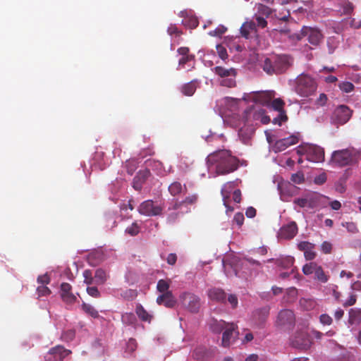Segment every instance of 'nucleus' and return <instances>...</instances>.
I'll return each instance as SVG.
<instances>
[{"mask_svg": "<svg viewBox=\"0 0 361 361\" xmlns=\"http://www.w3.org/2000/svg\"><path fill=\"white\" fill-rule=\"evenodd\" d=\"M209 168L214 167L218 175H226L238 168V159L226 149L217 150L207 157Z\"/></svg>", "mask_w": 361, "mask_h": 361, "instance_id": "f257e3e1", "label": "nucleus"}, {"mask_svg": "<svg viewBox=\"0 0 361 361\" xmlns=\"http://www.w3.org/2000/svg\"><path fill=\"white\" fill-rule=\"evenodd\" d=\"M292 63L293 60L288 55H276L264 61L262 69L268 75H278L285 73Z\"/></svg>", "mask_w": 361, "mask_h": 361, "instance_id": "f03ea898", "label": "nucleus"}, {"mask_svg": "<svg viewBox=\"0 0 361 361\" xmlns=\"http://www.w3.org/2000/svg\"><path fill=\"white\" fill-rule=\"evenodd\" d=\"M361 157V152L353 148L348 147L343 149L336 150L332 154L329 163L338 167H344L356 164Z\"/></svg>", "mask_w": 361, "mask_h": 361, "instance_id": "7ed1b4c3", "label": "nucleus"}, {"mask_svg": "<svg viewBox=\"0 0 361 361\" xmlns=\"http://www.w3.org/2000/svg\"><path fill=\"white\" fill-rule=\"evenodd\" d=\"M295 90L301 97H307L314 94L317 84L314 79L307 74H300L295 80Z\"/></svg>", "mask_w": 361, "mask_h": 361, "instance_id": "20e7f679", "label": "nucleus"}, {"mask_svg": "<svg viewBox=\"0 0 361 361\" xmlns=\"http://www.w3.org/2000/svg\"><path fill=\"white\" fill-rule=\"evenodd\" d=\"M214 72L222 78L221 85L222 86L233 87L235 85L236 71L235 68H226L223 66H216Z\"/></svg>", "mask_w": 361, "mask_h": 361, "instance_id": "39448f33", "label": "nucleus"}, {"mask_svg": "<svg viewBox=\"0 0 361 361\" xmlns=\"http://www.w3.org/2000/svg\"><path fill=\"white\" fill-rule=\"evenodd\" d=\"M183 306L188 311L196 313L200 307V299L198 296L191 293H184L180 296Z\"/></svg>", "mask_w": 361, "mask_h": 361, "instance_id": "423d86ee", "label": "nucleus"}, {"mask_svg": "<svg viewBox=\"0 0 361 361\" xmlns=\"http://www.w3.org/2000/svg\"><path fill=\"white\" fill-rule=\"evenodd\" d=\"M322 197L319 194L312 192L306 194L303 197L295 199L293 202L301 208L314 209L319 205Z\"/></svg>", "mask_w": 361, "mask_h": 361, "instance_id": "0eeeda50", "label": "nucleus"}, {"mask_svg": "<svg viewBox=\"0 0 361 361\" xmlns=\"http://www.w3.org/2000/svg\"><path fill=\"white\" fill-rule=\"evenodd\" d=\"M352 110L345 105H340L335 109L331 116L332 123L343 125L347 123L352 116Z\"/></svg>", "mask_w": 361, "mask_h": 361, "instance_id": "6e6552de", "label": "nucleus"}, {"mask_svg": "<svg viewBox=\"0 0 361 361\" xmlns=\"http://www.w3.org/2000/svg\"><path fill=\"white\" fill-rule=\"evenodd\" d=\"M302 150L306 159L310 161L319 163L324 161V150L319 146L310 145L306 146Z\"/></svg>", "mask_w": 361, "mask_h": 361, "instance_id": "1a4fd4ad", "label": "nucleus"}, {"mask_svg": "<svg viewBox=\"0 0 361 361\" xmlns=\"http://www.w3.org/2000/svg\"><path fill=\"white\" fill-rule=\"evenodd\" d=\"M307 37L308 42L313 46H318L323 39V35L319 30L310 27H303L298 36V39Z\"/></svg>", "mask_w": 361, "mask_h": 361, "instance_id": "9d476101", "label": "nucleus"}, {"mask_svg": "<svg viewBox=\"0 0 361 361\" xmlns=\"http://www.w3.org/2000/svg\"><path fill=\"white\" fill-rule=\"evenodd\" d=\"M276 322L278 326L289 329L295 325V314L290 310H282L279 312Z\"/></svg>", "mask_w": 361, "mask_h": 361, "instance_id": "9b49d317", "label": "nucleus"}, {"mask_svg": "<svg viewBox=\"0 0 361 361\" xmlns=\"http://www.w3.org/2000/svg\"><path fill=\"white\" fill-rule=\"evenodd\" d=\"M238 326L234 323H230L223 331L221 345L224 348L229 347L237 338L238 332Z\"/></svg>", "mask_w": 361, "mask_h": 361, "instance_id": "f8f14e48", "label": "nucleus"}, {"mask_svg": "<svg viewBox=\"0 0 361 361\" xmlns=\"http://www.w3.org/2000/svg\"><path fill=\"white\" fill-rule=\"evenodd\" d=\"M163 208L159 205H154L152 200H146L140 204L138 212L140 214L153 216L160 215Z\"/></svg>", "mask_w": 361, "mask_h": 361, "instance_id": "ddd939ff", "label": "nucleus"}, {"mask_svg": "<svg viewBox=\"0 0 361 361\" xmlns=\"http://www.w3.org/2000/svg\"><path fill=\"white\" fill-rule=\"evenodd\" d=\"M71 354V351L62 345L51 348L46 356L47 361H63L65 357Z\"/></svg>", "mask_w": 361, "mask_h": 361, "instance_id": "4468645a", "label": "nucleus"}, {"mask_svg": "<svg viewBox=\"0 0 361 361\" xmlns=\"http://www.w3.org/2000/svg\"><path fill=\"white\" fill-rule=\"evenodd\" d=\"M311 343L310 336L305 331L297 332L291 341L293 347L302 350L308 349Z\"/></svg>", "mask_w": 361, "mask_h": 361, "instance_id": "2eb2a0df", "label": "nucleus"}, {"mask_svg": "<svg viewBox=\"0 0 361 361\" xmlns=\"http://www.w3.org/2000/svg\"><path fill=\"white\" fill-rule=\"evenodd\" d=\"M274 97V92L264 91L256 92L250 93L247 97H244L245 100H253L256 103H260L263 105H268Z\"/></svg>", "mask_w": 361, "mask_h": 361, "instance_id": "dca6fc26", "label": "nucleus"}, {"mask_svg": "<svg viewBox=\"0 0 361 361\" xmlns=\"http://www.w3.org/2000/svg\"><path fill=\"white\" fill-rule=\"evenodd\" d=\"M298 142V137L292 135L288 137L277 140L274 145V151L279 152L285 150L288 147L295 145Z\"/></svg>", "mask_w": 361, "mask_h": 361, "instance_id": "f3484780", "label": "nucleus"}, {"mask_svg": "<svg viewBox=\"0 0 361 361\" xmlns=\"http://www.w3.org/2000/svg\"><path fill=\"white\" fill-rule=\"evenodd\" d=\"M297 233L298 226L295 221H292L280 228L279 236L283 239L290 240L293 238Z\"/></svg>", "mask_w": 361, "mask_h": 361, "instance_id": "a211bd4d", "label": "nucleus"}, {"mask_svg": "<svg viewBox=\"0 0 361 361\" xmlns=\"http://www.w3.org/2000/svg\"><path fill=\"white\" fill-rule=\"evenodd\" d=\"M72 286L68 283H62L61 285V297L63 301L67 304L74 303L77 298L71 292Z\"/></svg>", "mask_w": 361, "mask_h": 361, "instance_id": "6ab92c4d", "label": "nucleus"}, {"mask_svg": "<svg viewBox=\"0 0 361 361\" xmlns=\"http://www.w3.org/2000/svg\"><path fill=\"white\" fill-rule=\"evenodd\" d=\"M150 176L149 169H144L139 171L133 178V187L135 190L140 191L143 184Z\"/></svg>", "mask_w": 361, "mask_h": 361, "instance_id": "aec40b11", "label": "nucleus"}, {"mask_svg": "<svg viewBox=\"0 0 361 361\" xmlns=\"http://www.w3.org/2000/svg\"><path fill=\"white\" fill-rule=\"evenodd\" d=\"M209 298L216 302L226 304V293L219 288H212L208 290Z\"/></svg>", "mask_w": 361, "mask_h": 361, "instance_id": "412c9836", "label": "nucleus"}, {"mask_svg": "<svg viewBox=\"0 0 361 361\" xmlns=\"http://www.w3.org/2000/svg\"><path fill=\"white\" fill-rule=\"evenodd\" d=\"M298 248L304 252V256L307 260H312L315 258L316 252L314 251V244L307 241H302L298 244Z\"/></svg>", "mask_w": 361, "mask_h": 361, "instance_id": "4be33fe9", "label": "nucleus"}, {"mask_svg": "<svg viewBox=\"0 0 361 361\" xmlns=\"http://www.w3.org/2000/svg\"><path fill=\"white\" fill-rule=\"evenodd\" d=\"M158 305H164L166 307H173L176 303V300L173 295L172 292L164 293L157 298Z\"/></svg>", "mask_w": 361, "mask_h": 361, "instance_id": "5701e85b", "label": "nucleus"}, {"mask_svg": "<svg viewBox=\"0 0 361 361\" xmlns=\"http://www.w3.org/2000/svg\"><path fill=\"white\" fill-rule=\"evenodd\" d=\"M234 182H228L223 185L221 190V193L223 197L224 204L225 205L226 207H227V210L229 211H233V208L228 206V201L230 198V194L234 189Z\"/></svg>", "mask_w": 361, "mask_h": 361, "instance_id": "b1692460", "label": "nucleus"}, {"mask_svg": "<svg viewBox=\"0 0 361 361\" xmlns=\"http://www.w3.org/2000/svg\"><path fill=\"white\" fill-rule=\"evenodd\" d=\"M281 198L283 201H287V198L293 195L295 187L290 183H282L279 184Z\"/></svg>", "mask_w": 361, "mask_h": 361, "instance_id": "393cba45", "label": "nucleus"}, {"mask_svg": "<svg viewBox=\"0 0 361 361\" xmlns=\"http://www.w3.org/2000/svg\"><path fill=\"white\" fill-rule=\"evenodd\" d=\"M228 324L229 323L221 319L217 320L213 319L209 323V329L213 333L219 334L225 330Z\"/></svg>", "mask_w": 361, "mask_h": 361, "instance_id": "a878e982", "label": "nucleus"}, {"mask_svg": "<svg viewBox=\"0 0 361 361\" xmlns=\"http://www.w3.org/2000/svg\"><path fill=\"white\" fill-rule=\"evenodd\" d=\"M135 313L142 322H151L153 316L150 314L142 305L137 304L135 308Z\"/></svg>", "mask_w": 361, "mask_h": 361, "instance_id": "bb28decb", "label": "nucleus"}, {"mask_svg": "<svg viewBox=\"0 0 361 361\" xmlns=\"http://www.w3.org/2000/svg\"><path fill=\"white\" fill-rule=\"evenodd\" d=\"M169 192L172 196H176L182 193L183 191L187 190L185 185L182 184L178 181H174L169 186Z\"/></svg>", "mask_w": 361, "mask_h": 361, "instance_id": "cd10ccee", "label": "nucleus"}, {"mask_svg": "<svg viewBox=\"0 0 361 361\" xmlns=\"http://www.w3.org/2000/svg\"><path fill=\"white\" fill-rule=\"evenodd\" d=\"M255 28L256 24L254 22H245L240 27V34L243 37L248 39L250 33L255 31Z\"/></svg>", "mask_w": 361, "mask_h": 361, "instance_id": "c85d7f7f", "label": "nucleus"}, {"mask_svg": "<svg viewBox=\"0 0 361 361\" xmlns=\"http://www.w3.org/2000/svg\"><path fill=\"white\" fill-rule=\"evenodd\" d=\"M269 314V307H264L260 309L257 310L255 313V317L259 321V324L264 323L267 319Z\"/></svg>", "mask_w": 361, "mask_h": 361, "instance_id": "c756f323", "label": "nucleus"}, {"mask_svg": "<svg viewBox=\"0 0 361 361\" xmlns=\"http://www.w3.org/2000/svg\"><path fill=\"white\" fill-rule=\"evenodd\" d=\"M94 276L96 285H103L107 280L106 272L102 269H97L94 272Z\"/></svg>", "mask_w": 361, "mask_h": 361, "instance_id": "7c9ffc66", "label": "nucleus"}, {"mask_svg": "<svg viewBox=\"0 0 361 361\" xmlns=\"http://www.w3.org/2000/svg\"><path fill=\"white\" fill-rule=\"evenodd\" d=\"M197 195L194 194L186 197L183 200L176 202L174 205L175 209H178L183 205L194 204L197 201Z\"/></svg>", "mask_w": 361, "mask_h": 361, "instance_id": "2f4dec72", "label": "nucleus"}, {"mask_svg": "<svg viewBox=\"0 0 361 361\" xmlns=\"http://www.w3.org/2000/svg\"><path fill=\"white\" fill-rule=\"evenodd\" d=\"M171 283V279H160L157 284V289L159 292L164 294V293L171 292L169 288Z\"/></svg>", "mask_w": 361, "mask_h": 361, "instance_id": "473e14b6", "label": "nucleus"}, {"mask_svg": "<svg viewBox=\"0 0 361 361\" xmlns=\"http://www.w3.org/2000/svg\"><path fill=\"white\" fill-rule=\"evenodd\" d=\"M195 90H196L195 82L194 81H191L188 83L185 84L182 87L181 91H182L183 94L186 96H192L195 93Z\"/></svg>", "mask_w": 361, "mask_h": 361, "instance_id": "72a5a7b5", "label": "nucleus"}, {"mask_svg": "<svg viewBox=\"0 0 361 361\" xmlns=\"http://www.w3.org/2000/svg\"><path fill=\"white\" fill-rule=\"evenodd\" d=\"M341 8L343 10V13L345 15H351L353 13L355 6L348 0H343L341 3Z\"/></svg>", "mask_w": 361, "mask_h": 361, "instance_id": "f704fd0d", "label": "nucleus"}, {"mask_svg": "<svg viewBox=\"0 0 361 361\" xmlns=\"http://www.w3.org/2000/svg\"><path fill=\"white\" fill-rule=\"evenodd\" d=\"M82 310L87 314L91 316L93 318H97L99 317V312L97 310L94 309V307H92L90 304H87L85 302H83L82 304Z\"/></svg>", "mask_w": 361, "mask_h": 361, "instance_id": "c9c22d12", "label": "nucleus"}, {"mask_svg": "<svg viewBox=\"0 0 361 361\" xmlns=\"http://www.w3.org/2000/svg\"><path fill=\"white\" fill-rule=\"evenodd\" d=\"M297 295L298 290L294 287H291L287 289L286 295L284 297V300L287 302H293L297 298Z\"/></svg>", "mask_w": 361, "mask_h": 361, "instance_id": "e433bc0d", "label": "nucleus"}, {"mask_svg": "<svg viewBox=\"0 0 361 361\" xmlns=\"http://www.w3.org/2000/svg\"><path fill=\"white\" fill-rule=\"evenodd\" d=\"M192 355L197 360L202 361L207 356V352L204 348L199 347L195 349Z\"/></svg>", "mask_w": 361, "mask_h": 361, "instance_id": "4c0bfd02", "label": "nucleus"}, {"mask_svg": "<svg viewBox=\"0 0 361 361\" xmlns=\"http://www.w3.org/2000/svg\"><path fill=\"white\" fill-rule=\"evenodd\" d=\"M314 277L322 283H326L329 279L328 276L324 273L321 266H319L314 272Z\"/></svg>", "mask_w": 361, "mask_h": 361, "instance_id": "58836bf2", "label": "nucleus"}, {"mask_svg": "<svg viewBox=\"0 0 361 361\" xmlns=\"http://www.w3.org/2000/svg\"><path fill=\"white\" fill-rule=\"evenodd\" d=\"M319 265L315 262H310L306 264L302 267V271L305 275L314 274Z\"/></svg>", "mask_w": 361, "mask_h": 361, "instance_id": "ea45409f", "label": "nucleus"}, {"mask_svg": "<svg viewBox=\"0 0 361 361\" xmlns=\"http://www.w3.org/2000/svg\"><path fill=\"white\" fill-rule=\"evenodd\" d=\"M125 231L130 236H135L140 233V226L137 222H133L130 226L126 228Z\"/></svg>", "mask_w": 361, "mask_h": 361, "instance_id": "a19ab883", "label": "nucleus"}, {"mask_svg": "<svg viewBox=\"0 0 361 361\" xmlns=\"http://www.w3.org/2000/svg\"><path fill=\"white\" fill-rule=\"evenodd\" d=\"M284 106H285V102L281 98L274 99L271 103V106L274 110H276L279 112L285 111L283 109Z\"/></svg>", "mask_w": 361, "mask_h": 361, "instance_id": "79ce46f5", "label": "nucleus"}, {"mask_svg": "<svg viewBox=\"0 0 361 361\" xmlns=\"http://www.w3.org/2000/svg\"><path fill=\"white\" fill-rule=\"evenodd\" d=\"M84 283L87 286L94 283V276H92V272L90 269H86L83 271Z\"/></svg>", "mask_w": 361, "mask_h": 361, "instance_id": "37998d69", "label": "nucleus"}, {"mask_svg": "<svg viewBox=\"0 0 361 361\" xmlns=\"http://www.w3.org/2000/svg\"><path fill=\"white\" fill-rule=\"evenodd\" d=\"M288 120V116L286 115V111H279V115L274 118L272 121L274 124H277L279 126H281L283 122H285Z\"/></svg>", "mask_w": 361, "mask_h": 361, "instance_id": "c03bdc74", "label": "nucleus"}, {"mask_svg": "<svg viewBox=\"0 0 361 361\" xmlns=\"http://www.w3.org/2000/svg\"><path fill=\"white\" fill-rule=\"evenodd\" d=\"M341 225L343 227H345L349 233H357L359 231L357 224L355 222H343Z\"/></svg>", "mask_w": 361, "mask_h": 361, "instance_id": "a18cd8bd", "label": "nucleus"}, {"mask_svg": "<svg viewBox=\"0 0 361 361\" xmlns=\"http://www.w3.org/2000/svg\"><path fill=\"white\" fill-rule=\"evenodd\" d=\"M226 302L230 304L233 309H235L238 305V299L235 294H229L226 295Z\"/></svg>", "mask_w": 361, "mask_h": 361, "instance_id": "49530a36", "label": "nucleus"}, {"mask_svg": "<svg viewBox=\"0 0 361 361\" xmlns=\"http://www.w3.org/2000/svg\"><path fill=\"white\" fill-rule=\"evenodd\" d=\"M75 336V330L73 329H68L66 331H64L61 334V338L65 341H71L73 340Z\"/></svg>", "mask_w": 361, "mask_h": 361, "instance_id": "de8ad7c7", "label": "nucleus"}, {"mask_svg": "<svg viewBox=\"0 0 361 361\" xmlns=\"http://www.w3.org/2000/svg\"><path fill=\"white\" fill-rule=\"evenodd\" d=\"M336 190L339 193H343L346 190L345 178H340L335 184Z\"/></svg>", "mask_w": 361, "mask_h": 361, "instance_id": "09e8293b", "label": "nucleus"}, {"mask_svg": "<svg viewBox=\"0 0 361 361\" xmlns=\"http://www.w3.org/2000/svg\"><path fill=\"white\" fill-rule=\"evenodd\" d=\"M339 88L345 93H349L354 90V85L350 82H343L339 84Z\"/></svg>", "mask_w": 361, "mask_h": 361, "instance_id": "8fccbe9b", "label": "nucleus"}, {"mask_svg": "<svg viewBox=\"0 0 361 361\" xmlns=\"http://www.w3.org/2000/svg\"><path fill=\"white\" fill-rule=\"evenodd\" d=\"M87 293L92 298H99L101 296L100 292L96 286H87Z\"/></svg>", "mask_w": 361, "mask_h": 361, "instance_id": "3c124183", "label": "nucleus"}, {"mask_svg": "<svg viewBox=\"0 0 361 361\" xmlns=\"http://www.w3.org/2000/svg\"><path fill=\"white\" fill-rule=\"evenodd\" d=\"M122 320L126 324H133L135 322L136 318L133 313H126L122 316Z\"/></svg>", "mask_w": 361, "mask_h": 361, "instance_id": "603ef678", "label": "nucleus"}, {"mask_svg": "<svg viewBox=\"0 0 361 361\" xmlns=\"http://www.w3.org/2000/svg\"><path fill=\"white\" fill-rule=\"evenodd\" d=\"M227 28L224 25H220L216 27L215 30L210 31L209 35L212 36L221 37L223 34L226 32Z\"/></svg>", "mask_w": 361, "mask_h": 361, "instance_id": "864d4df0", "label": "nucleus"}, {"mask_svg": "<svg viewBox=\"0 0 361 361\" xmlns=\"http://www.w3.org/2000/svg\"><path fill=\"white\" fill-rule=\"evenodd\" d=\"M319 322L323 325H331L333 322L332 318L327 314H322L319 317Z\"/></svg>", "mask_w": 361, "mask_h": 361, "instance_id": "5fc2aeb1", "label": "nucleus"}, {"mask_svg": "<svg viewBox=\"0 0 361 361\" xmlns=\"http://www.w3.org/2000/svg\"><path fill=\"white\" fill-rule=\"evenodd\" d=\"M290 180L295 183H297V184H300L302 183L305 178H304V175L302 173H300V172H298V173H293L292 174L291 176V178Z\"/></svg>", "mask_w": 361, "mask_h": 361, "instance_id": "6e6d98bb", "label": "nucleus"}, {"mask_svg": "<svg viewBox=\"0 0 361 361\" xmlns=\"http://www.w3.org/2000/svg\"><path fill=\"white\" fill-rule=\"evenodd\" d=\"M37 291L39 297L46 296L51 293V290H49V288L46 286L43 285L38 286L37 288Z\"/></svg>", "mask_w": 361, "mask_h": 361, "instance_id": "4d7b16f0", "label": "nucleus"}, {"mask_svg": "<svg viewBox=\"0 0 361 361\" xmlns=\"http://www.w3.org/2000/svg\"><path fill=\"white\" fill-rule=\"evenodd\" d=\"M216 51L221 59L225 60L228 57L227 51L223 46L218 44L216 46Z\"/></svg>", "mask_w": 361, "mask_h": 361, "instance_id": "13d9d810", "label": "nucleus"}, {"mask_svg": "<svg viewBox=\"0 0 361 361\" xmlns=\"http://www.w3.org/2000/svg\"><path fill=\"white\" fill-rule=\"evenodd\" d=\"M245 218L241 212H238L234 215L233 222H235L238 226H241L243 224Z\"/></svg>", "mask_w": 361, "mask_h": 361, "instance_id": "bf43d9fd", "label": "nucleus"}, {"mask_svg": "<svg viewBox=\"0 0 361 361\" xmlns=\"http://www.w3.org/2000/svg\"><path fill=\"white\" fill-rule=\"evenodd\" d=\"M326 174L325 173H322L314 178V182L317 185H322L326 181Z\"/></svg>", "mask_w": 361, "mask_h": 361, "instance_id": "052dcab7", "label": "nucleus"}, {"mask_svg": "<svg viewBox=\"0 0 361 361\" xmlns=\"http://www.w3.org/2000/svg\"><path fill=\"white\" fill-rule=\"evenodd\" d=\"M327 96L324 93H322L319 94V97L316 100V104L319 106H323L326 104L327 102Z\"/></svg>", "mask_w": 361, "mask_h": 361, "instance_id": "680f3d73", "label": "nucleus"}, {"mask_svg": "<svg viewBox=\"0 0 361 361\" xmlns=\"http://www.w3.org/2000/svg\"><path fill=\"white\" fill-rule=\"evenodd\" d=\"M137 348V342L134 338H130L127 343V349L130 352H133Z\"/></svg>", "mask_w": 361, "mask_h": 361, "instance_id": "e2e57ef3", "label": "nucleus"}, {"mask_svg": "<svg viewBox=\"0 0 361 361\" xmlns=\"http://www.w3.org/2000/svg\"><path fill=\"white\" fill-rule=\"evenodd\" d=\"M37 282L44 286V284H48L50 282V278L47 274H44L39 276L37 278Z\"/></svg>", "mask_w": 361, "mask_h": 361, "instance_id": "0e129e2a", "label": "nucleus"}, {"mask_svg": "<svg viewBox=\"0 0 361 361\" xmlns=\"http://www.w3.org/2000/svg\"><path fill=\"white\" fill-rule=\"evenodd\" d=\"M331 249H332V245L330 243H329L327 241H324L322 244V250L324 253H325V254L330 253L331 251Z\"/></svg>", "mask_w": 361, "mask_h": 361, "instance_id": "69168bd1", "label": "nucleus"}, {"mask_svg": "<svg viewBox=\"0 0 361 361\" xmlns=\"http://www.w3.org/2000/svg\"><path fill=\"white\" fill-rule=\"evenodd\" d=\"M357 297L355 295H350L349 298L344 302L345 307L352 306L356 302Z\"/></svg>", "mask_w": 361, "mask_h": 361, "instance_id": "338daca9", "label": "nucleus"}, {"mask_svg": "<svg viewBox=\"0 0 361 361\" xmlns=\"http://www.w3.org/2000/svg\"><path fill=\"white\" fill-rule=\"evenodd\" d=\"M177 261V256L175 253H171L166 258V262L170 265H174Z\"/></svg>", "mask_w": 361, "mask_h": 361, "instance_id": "774afa93", "label": "nucleus"}]
</instances>
